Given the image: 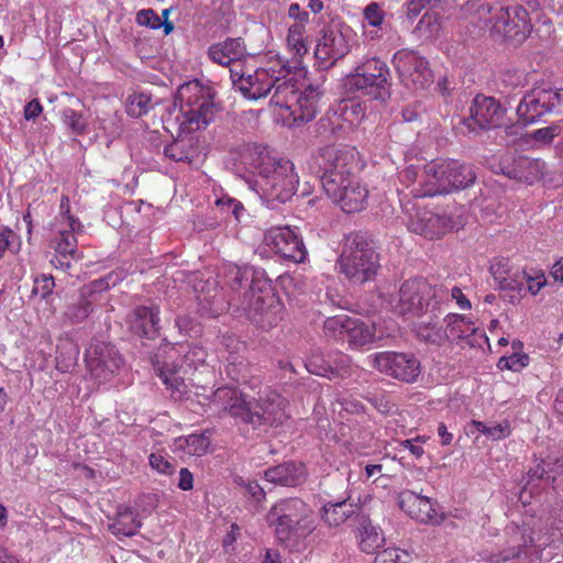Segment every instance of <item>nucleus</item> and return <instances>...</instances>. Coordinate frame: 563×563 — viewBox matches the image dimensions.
<instances>
[{
  "mask_svg": "<svg viewBox=\"0 0 563 563\" xmlns=\"http://www.w3.org/2000/svg\"><path fill=\"white\" fill-rule=\"evenodd\" d=\"M444 321L446 323V338L451 341L466 340L477 331L468 318L457 313H449Z\"/></svg>",
  "mask_w": 563,
  "mask_h": 563,
  "instance_id": "34",
  "label": "nucleus"
},
{
  "mask_svg": "<svg viewBox=\"0 0 563 563\" xmlns=\"http://www.w3.org/2000/svg\"><path fill=\"white\" fill-rule=\"evenodd\" d=\"M260 279H267L264 272L255 271L249 266H230L227 273V283L234 292L230 303H238V299L243 297V292H253V286Z\"/></svg>",
  "mask_w": 563,
  "mask_h": 563,
  "instance_id": "28",
  "label": "nucleus"
},
{
  "mask_svg": "<svg viewBox=\"0 0 563 563\" xmlns=\"http://www.w3.org/2000/svg\"><path fill=\"white\" fill-rule=\"evenodd\" d=\"M385 542L379 528L372 525L363 526L360 532V549L365 553H375Z\"/></svg>",
  "mask_w": 563,
  "mask_h": 563,
  "instance_id": "41",
  "label": "nucleus"
},
{
  "mask_svg": "<svg viewBox=\"0 0 563 563\" xmlns=\"http://www.w3.org/2000/svg\"><path fill=\"white\" fill-rule=\"evenodd\" d=\"M402 556L408 558L409 554L397 548H387L376 553L374 563H406Z\"/></svg>",
  "mask_w": 563,
  "mask_h": 563,
  "instance_id": "61",
  "label": "nucleus"
},
{
  "mask_svg": "<svg viewBox=\"0 0 563 563\" xmlns=\"http://www.w3.org/2000/svg\"><path fill=\"white\" fill-rule=\"evenodd\" d=\"M341 109L343 119L351 123L358 122L365 117V107L356 100L345 102Z\"/></svg>",
  "mask_w": 563,
  "mask_h": 563,
  "instance_id": "58",
  "label": "nucleus"
},
{
  "mask_svg": "<svg viewBox=\"0 0 563 563\" xmlns=\"http://www.w3.org/2000/svg\"><path fill=\"white\" fill-rule=\"evenodd\" d=\"M234 306L242 310L257 328L269 330L282 320L283 305L275 295L269 279L256 280L253 292H243Z\"/></svg>",
  "mask_w": 563,
  "mask_h": 563,
  "instance_id": "7",
  "label": "nucleus"
},
{
  "mask_svg": "<svg viewBox=\"0 0 563 563\" xmlns=\"http://www.w3.org/2000/svg\"><path fill=\"white\" fill-rule=\"evenodd\" d=\"M55 287V282L51 275H41L35 278L32 294L47 298Z\"/></svg>",
  "mask_w": 563,
  "mask_h": 563,
  "instance_id": "63",
  "label": "nucleus"
},
{
  "mask_svg": "<svg viewBox=\"0 0 563 563\" xmlns=\"http://www.w3.org/2000/svg\"><path fill=\"white\" fill-rule=\"evenodd\" d=\"M207 54L216 64L221 66L233 64V67L239 69L240 64L235 63L245 57L247 52L242 37H227L224 41L211 45Z\"/></svg>",
  "mask_w": 563,
  "mask_h": 563,
  "instance_id": "27",
  "label": "nucleus"
},
{
  "mask_svg": "<svg viewBox=\"0 0 563 563\" xmlns=\"http://www.w3.org/2000/svg\"><path fill=\"white\" fill-rule=\"evenodd\" d=\"M276 60H272L265 67H258L252 73H246L242 65L230 68V77L233 88L244 98L256 101L272 92L276 80Z\"/></svg>",
  "mask_w": 563,
  "mask_h": 563,
  "instance_id": "9",
  "label": "nucleus"
},
{
  "mask_svg": "<svg viewBox=\"0 0 563 563\" xmlns=\"http://www.w3.org/2000/svg\"><path fill=\"white\" fill-rule=\"evenodd\" d=\"M343 86L349 93L385 104L391 97L390 70L385 62L371 58L346 75Z\"/></svg>",
  "mask_w": 563,
  "mask_h": 563,
  "instance_id": "5",
  "label": "nucleus"
},
{
  "mask_svg": "<svg viewBox=\"0 0 563 563\" xmlns=\"http://www.w3.org/2000/svg\"><path fill=\"white\" fill-rule=\"evenodd\" d=\"M288 16L295 21L289 26L288 35H302L309 22V13L302 10L298 3H291L288 9Z\"/></svg>",
  "mask_w": 563,
  "mask_h": 563,
  "instance_id": "51",
  "label": "nucleus"
},
{
  "mask_svg": "<svg viewBox=\"0 0 563 563\" xmlns=\"http://www.w3.org/2000/svg\"><path fill=\"white\" fill-rule=\"evenodd\" d=\"M549 484L554 490L559 488L558 478L563 475V459H545Z\"/></svg>",
  "mask_w": 563,
  "mask_h": 563,
  "instance_id": "64",
  "label": "nucleus"
},
{
  "mask_svg": "<svg viewBox=\"0 0 563 563\" xmlns=\"http://www.w3.org/2000/svg\"><path fill=\"white\" fill-rule=\"evenodd\" d=\"M516 112L518 121L525 125L537 122L548 113L563 114V90L552 89L548 85L533 87L520 99Z\"/></svg>",
  "mask_w": 563,
  "mask_h": 563,
  "instance_id": "8",
  "label": "nucleus"
},
{
  "mask_svg": "<svg viewBox=\"0 0 563 563\" xmlns=\"http://www.w3.org/2000/svg\"><path fill=\"white\" fill-rule=\"evenodd\" d=\"M324 93V89L319 84L308 85L301 91L297 99L287 106L288 117L292 119V124L301 125L313 120L319 110V101Z\"/></svg>",
  "mask_w": 563,
  "mask_h": 563,
  "instance_id": "22",
  "label": "nucleus"
},
{
  "mask_svg": "<svg viewBox=\"0 0 563 563\" xmlns=\"http://www.w3.org/2000/svg\"><path fill=\"white\" fill-rule=\"evenodd\" d=\"M351 320L352 318L346 314L330 317L325 319L323 323V332L330 339L344 342L347 333V324Z\"/></svg>",
  "mask_w": 563,
  "mask_h": 563,
  "instance_id": "42",
  "label": "nucleus"
},
{
  "mask_svg": "<svg viewBox=\"0 0 563 563\" xmlns=\"http://www.w3.org/2000/svg\"><path fill=\"white\" fill-rule=\"evenodd\" d=\"M213 98V89L198 80L185 82L178 88L180 115L177 120L180 128L187 129L188 132L180 133L165 145L163 151L165 157L173 162L191 163L194 161L198 154V139L190 132L206 128L213 120L218 111Z\"/></svg>",
  "mask_w": 563,
  "mask_h": 563,
  "instance_id": "1",
  "label": "nucleus"
},
{
  "mask_svg": "<svg viewBox=\"0 0 563 563\" xmlns=\"http://www.w3.org/2000/svg\"><path fill=\"white\" fill-rule=\"evenodd\" d=\"M178 443L188 454L197 456L205 454L210 445L209 438L203 434H190L179 439Z\"/></svg>",
  "mask_w": 563,
  "mask_h": 563,
  "instance_id": "47",
  "label": "nucleus"
},
{
  "mask_svg": "<svg viewBox=\"0 0 563 563\" xmlns=\"http://www.w3.org/2000/svg\"><path fill=\"white\" fill-rule=\"evenodd\" d=\"M398 505L412 519L423 523H440L442 516L430 498L406 489L398 494Z\"/></svg>",
  "mask_w": 563,
  "mask_h": 563,
  "instance_id": "23",
  "label": "nucleus"
},
{
  "mask_svg": "<svg viewBox=\"0 0 563 563\" xmlns=\"http://www.w3.org/2000/svg\"><path fill=\"white\" fill-rule=\"evenodd\" d=\"M357 178L356 174L342 176L336 174L334 177H321L320 183L325 195L331 199L342 198V192Z\"/></svg>",
  "mask_w": 563,
  "mask_h": 563,
  "instance_id": "40",
  "label": "nucleus"
},
{
  "mask_svg": "<svg viewBox=\"0 0 563 563\" xmlns=\"http://www.w3.org/2000/svg\"><path fill=\"white\" fill-rule=\"evenodd\" d=\"M372 365L380 373L400 382L416 383L422 372L420 360L409 352H380L372 356Z\"/></svg>",
  "mask_w": 563,
  "mask_h": 563,
  "instance_id": "12",
  "label": "nucleus"
},
{
  "mask_svg": "<svg viewBox=\"0 0 563 563\" xmlns=\"http://www.w3.org/2000/svg\"><path fill=\"white\" fill-rule=\"evenodd\" d=\"M528 15L521 5L499 8L493 14L494 22L489 21L482 30L488 31L490 35H526L530 33Z\"/></svg>",
  "mask_w": 563,
  "mask_h": 563,
  "instance_id": "14",
  "label": "nucleus"
},
{
  "mask_svg": "<svg viewBox=\"0 0 563 563\" xmlns=\"http://www.w3.org/2000/svg\"><path fill=\"white\" fill-rule=\"evenodd\" d=\"M470 115L463 119V124L472 133H479L496 126L500 107L492 97L476 96L470 107Z\"/></svg>",
  "mask_w": 563,
  "mask_h": 563,
  "instance_id": "19",
  "label": "nucleus"
},
{
  "mask_svg": "<svg viewBox=\"0 0 563 563\" xmlns=\"http://www.w3.org/2000/svg\"><path fill=\"white\" fill-rule=\"evenodd\" d=\"M354 512V505L347 500L328 503L323 506V519L331 527L344 523Z\"/></svg>",
  "mask_w": 563,
  "mask_h": 563,
  "instance_id": "35",
  "label": "nucleus"
},
{
  "mask_svg": "<svg viewBox=\"0 0 563 563\" xmlns=\"http://www.w3.org/2000/svg\"><path fill=\"white\" fill-rule=\"evenodd\" d=\"M308 37H285L287 47L289 53H291L292 57L289 60L290 69H295L300 64V58L308 52Z\"/></svg>",
  "mask_w": 563,
  "mask_h": 563,
  "instance_id": "53",
  "label": "nucleus"
},
{
  "mask_svg": "<svg viewBox=\"0 0 563 563\" xmlns=\"http://www.w3.org/2000/svg\"><path fill=\"white\" fill-rule=\"evenodd\" d=\"M266 518L277 541L287 547L297 544L314 530L311 510L300 498L279 500L269 509Z\"/></svg>",
  "mask_w": 563,
  "mask_h": 563,
  "instance_id": "3",
  "label": "nucleus"
},
{
  "mask_svg": "<svg viewBox=\"0 0 563 563\" xmlns=\"http://www.w3.org/2000/svg\"><path fill=\"white\" fill-rule=\"evenodd\" d=\"M251 399L236 387L229 385L217 388L210 396V405L217 411L228 412L236 423L245 422Z\"/></svg>",
  "mask_w": 563,
  "mask_h": 563,
  "instance_id": "17",
  "label": "nucleus"
},
{
  "mask_svg": "<svg viewBox=\"0 0 563 563\" xmlns=\"http://www.w3.org/2000/svg\"><path fill=\"white\" fill-rule=\"evenodd\" d=\"M125 111L131 118H141L154 109L152 95L144 91H133L125 98Z\"/></svg>",
  "mask_w": 563,
  "mask_h": 563,
  "instance_id": "36",
  "label": "nucleus"
},
{
  "mask_svg": "<svg viewBox=\"0 0 563 563\" xmlns=\"http://www.w3.org/2000/svg\"><path fill=\"white\" fill-rule=\"evenodd\" d=\"M152 468L164 475H172L175 472V461L168 460L159 453H152L148 456Z\"/></svg>",
  "mask_w": 563,
  "mask_h": 563,
  "instance_id": "62",
  "label": "nucleus"
},
{
  "mask_svg": "<svg viewBox=\"0 0 563 563\" xmlns=\"http://www.w3.org/2000/svg\"><path fill=\"white\" fill-rule=\"evenodd\" d=\"M265 241L275 253L287 261L302 263L307 257L302 239L288 225L269 229L265 233Z\"/></svg>",
  "mask_w": 563,
  "mask_h": 563,
  "instance_id": "15",
  "label": "nucleus"
},
{
  "mask_svg": "<svg viewBox=\"0 0 563 563\" xmlns=\"http://www.w3.org/2000/svg\"><path fill=\"white\" fill-rule=\"evenodd\" d=\"M562 132L560 123H553L549 126L537 129L531 133V137L541 144H551L554 137L559 136Z\"/></svg>",
  "mask_w": 563,
  "mask_h": 563,
  "instance_id": "59",
  "label": "nucleus"
},
{
  "mask_svg": "<svg viewBox=\"0 0 563 563\" xmlns=\"http://www.w3.org/2000/svg\"><path fill=\"white\" fill-rule=\"evenodd\" d=\"M276 80H274L273 90L274 93L272 96V103L280 109L287 110V106L291 104L297 96L301 92V90L297 87V80L295 76L291 74L289 59H284L276 56Z\"/></svg>",
  "mask_w": 563,
  "mask_h": 563,
  "instance_id": "20",
  "label": "nucleus"
},
{
  "mask_svg": "<svg viewBox=\"0 0 563 563\" xmlns=\"http://www.w3.org/2000/svg\"><path fill=\"white\" fill-rule=\"evenodd\" d=\"M527 279V273L520 269H514L499 286L501 290H511L517 292V297L511 296L510 301L521 298L526 294L525 280Z\"/></svg>",
  "mask_w": 563,
  "mask_h": 563,
  "instance_id": "46",
  "label": "nucleus"
},
{
  "mask_svg": "<svg viewBox=\"0 0 563 563\" xmlns=\"http://www.w3.org/2000/svg\"><path fill=\"white\" fill-rule=\"evenodd\" d=\"M227 376L238 384H244L249 377V366L243 360L231 355L225 365Z\"/></svg>",
  "mask_w": 563,
  "mask_h": 563,
  "instance_id": "48",
  "label": "nucleus"
},
{
  "mask_svg": "<svg viewBox=\"0 0 563 563\" xmlns=\"http://www.w3.org/2000/svg\"><path fill=\"white\" fill-rule=\"evenodd\" d=\"M286 405L276 391H264L257 399H251L244 424L253 429L280 426L288 419Z\"/></svg>",
  "mask_w": 563,
  "mask_h": 563,
  "instance_id": "11",
  "label": "nucleus"
},
{
  "mask_svg": "<svg viewBox=\"0 0 563 563\" xmlns=\"http://www.w3.org/2000/svg\"><path fill=\"white\" fill-rule=\"evenodd\" d=\"M351 51V45L346 37H319L314 56L320 65L328 68L343 58Z\"/></svg>",
  "mask_w": 563,
  "mask_h": 563,
  "instance_id": "30",
  "label": "nucleus"
},
{
  "mask_svg": "<svg viewBox=\"0 0 563 563\" xmlns=\"http://www.w3.org/2000/svg\"><path fill=\"white\" fill-rule=\"evenodd\" d=\"M159 41L157 37H135L134 49L142 60L154 58L159 54Z\"/></svg>",
  "mask_w": 563,
  "mask_h": 563,
  "instance_id": "49",
  "label": "nucleus"
},
{
  "mask_svg": "<svg viewBox=\"0 0 563 563\" xmlns=\"http://www.w3.org/2000/svg\"><path fill=\"white\" fill-rule=\"evenodd\" d=\"M20 236L7 225L0 227V261L7 254L15 255L21 250Z\"/></svg>",
  "mask_w": 563,
  "mask_h": 563,
  "instance_id": "45",
  "label": "nucleus"
},
{
  "mask_svg": "<svg viewBox=\"0 0 563 563\" xmlns=\"http://www.w3.org/2000/svg\"><path fill=\"white\" fill-rule=\"evenodd\" d=\"M136 23L142 26H148L152 30L164 27V34L168 35L174 31V24L170 21L162 22V18L153 9H143L136 13Z\"/></svg>",
  "mask_w": 563,
  "mask_h": 563,
  "instance_id": "43",
  "label": "nucleus"
},
{
  "mask_svg": "<svg viewBox=\"0 0 563 563\" xmlns=\"http://www.w3.org/2000/svg\"><path fill=\"white\" fill-rule=\"evenodd\" d=\"M158 376L163 380L164 385L170 389L172 397L175 399H181L187 393V385L184 379L177 375L176 365L164 364L162 367H157Z\"/></svg>",
  "mask_w": 563,
  "mask_h": 563,
  "instance_id": "38",
  "label": "nucleus"
},
{
  "mask_svg": "<svg viewBox=\"0 0 563 563\" xmlns=\"http://www.w3.org/2000/svg\"><path fill=\"white\" fill-rule=\"evenodd\" d=\"M216 206L227 216H233L234 219L240 222L245 208L239 200L229 196L220 197L216 200Z\"/></svg>",
  "mask_w": 563,
  "mask_h": 563,
  "instance_id": "56",
  "label": "nucleus"
},
{
  "mask_svg": "<svg viewBox=\"0 0 563 563\" xmlns=\"http://www.w3.org/2000/svg\"><path fill=\"white\" fill-rule=\"evenodd\" d=\"M368 190L358 178L342 192V198L333 199L346 213L358 212L366 206Z\"/></svg>",
  "mask_w": 563,
  "mask_h": 563,
  "instance_id": "32",
  "label": "nucleus"
},
{
  "mask_svg": "<svg viewBox=\"0 0 563 563\" xmlns=\"http://www.w3.org/2000/svg\"><path fill=\"white\" fill-rule=\"evenodd\" d=\"M108 286L106 279H97L90 286L82 287L79 297L67 306L65 317L71 323H80L86 320L93 310V295Z\"/></svg>",
  "mask_w": 563,
  "mask_h": 563,
  "instance_id": "26",
  "label": "nucleus"
},
{
  "mask_svg": "<svg viewBox=\"0 0 563 563\" xmlns=\"http://www.w3.org/2000/svg\"><path fill=\"white\" fill-rule=\"evenodd\" d=\"M444 2L445 0H409L407 3V16L409 20H413L423 9L434 10L442 8Z\"/></svg>",
  "mask_w": 563,
  "mask_h": 563,
  "instance_id": "57",
  "label": "nucleus"
},
{
  "mask_svg": "<svg viewBox=\"0 0 563 563\" xmlns=\"http://www.w3.org/2000/svg\"><path fill=\"white\" fill-rule=\"evenodd\" d=\"M257 169L262 178L263 199L269 208H276L291 199L299 183L292 162L265 156L261 158Z\"/></svg>",
  "mask_w": 563,
  "mask_h": 563,
  "instance_id": "6",
  "label": "nucleus"
},
{
  "mask_svg": "<svg viewBox=\"0 0 563 563\" xmlns=\"http://www.w3.org/2000/svg\"><path fill=\"white\" fill-rule=\"evenodd\" d=\"M159 308L155 305L136 306L128 318L130 331L144 339L154 340L159 334Z\"/></svg>",
  "mask_w": 563,
  "mask_h": 563,
  "instance_id": "24",
  "label": "nucleus"
},
{
  "mask_svg": "<svg viewBox=\"0 0 563 563\" xmlns=\"http://www.w3.org/2000/svg\"><path fill=\"white\" fill-rule=\"evenodd\" d=\"M264 476L269 483L296 487L305 482L306 467L302 463L289 461L267 468Z\"/></svg>",
  "mask_w": 563,
  "mask_h": 563,
  "instance_id": "29",
  "label": "nucleus"
},
{
  "mask_svg": "<svg viewBox=\"0 0 563 563\" xmlns=\"http://www.w3.org/2000/svg\"><path fill=\"white\" fill-rule=\"evenodd\" d=\"M446 159L432 161L424 165L420 175V189L417 196L433 197L437 195L449 194V184L446 176Z\"/></svg>",
  "mask_w": 563,
  "mask_h": 563,
  "instance_id": "25",
  "label": "nucleus"
},
{
  "mask_svg": "<svg viewBox=\"0 0 563 563\" xmlns=\"http://www.w3.org/2000/svg\"><path fill=\"white\" fill-rule=\"evenodd\" d=\"M440 31V18L434 11L426 12L416 27L418 35H438Z\"/></svg>",
  "mask_w": 563,
  "mask_h": 563,
  "instance_id": "52",
  "label": "nucleus"
},
{
  "mask_svg": "<svg viewBox=\"0 0 563 563\" xmlns=\"http://www.w3.org/2000/svg\"><path fill=\"white\" fill-rule=\"evenodd\" d=\"M141 528L139 512L130 506L120 505L109 530L115 536L132 537Z\"/></svg>",
  "mask_w": 563,
  "mask_h": 563,
  "instance_id": "31",
  "label": "nucleus"
},
{
  "mask_svg": "<svg viewBox=\"0 0 563 563\" xmlns=\"http://www.w3.org/2000/svg\"><path fill=\"white\" fill-rule=\"evenodd\" d=\"M91 375L100 383L110 380L123 364L119 351L110 343L99 342L88 353Z\"/></svg>",
  "mask_w": 563,
  "mask_h": 563,
  "instance_id": "16",
  "label": "nucleus"
},
{
  "mask_svg": "<svg viewBox=\"0 0 563 563\" xmlns=\"http://www.w3.org/2000/svg\"><path fill=\"white\" fill-rule=\"evenodd\" d=\"M446 172L448 180H450L449 192L454 189H465L476 180L473 167L456 159H446Z\"/></svg>",
  "mask_w": 563,
  "mask_h": 563,
  "instance_id": "33",
  "label": "nucleus"
},
{
  "mask_svg": "<svg viewBox=\"0 0 563 563\" xmlns=\"http://www.w3.org/2000/svg\"><path fill=\"white\" fill-rule=\"evenodd\" d=\"M514 269L509 265V261L506 258H495L489 267V272L497 283L498 287L505 282L506 277Z\"/></svg>",
  "mask_w": 563,
  "mask_h": 563,
  "instance_id": "60",
  "label": "nucleus"
},
{
  "mask_svg": "<svg viewBox=\"0 0 563 563\" xmlns=\"http://www.w3.org/2000/svg\"><path fill=\"white\" fill-rule=\"evenodd\" d=\"M345 341L355 347L364 346L374 340L373 330L358 319L352 318L347 324Z\"/></svg>",
  "mask_w": 563,
  "mask_h": 563,
  "instance_id": "39",
  "label": "nucleus"
},
{
  "mask_svg": "<svg viewBox=\"0 0 563 563\" xmlns=\"http://www.w3.org/2000/svg\"><path fill=\"white\" fill-rule=\"evenodd\" d=\"M453 228V221L451 216L443 211L434 212L424 210L418 212L415 217L409 220L408 229L416 233L426 236L429 240H433L444 235Z\"/></svg>",
  "mask_w": 563,
  "mask_h": 563,
  "instance_id": "21",
  "label": "nucleus"
},
{
  "mask_svg": "<svg viewBox=\"0 0 563 563\" xmlns=\"http://www.w3.org/2000/svg\"><path fill=\"white\" fill-rule=\"evenodd\" d=\"M448 300L449 290L443 285H432L426 278L418 277L404 282L390 303L398 314L420 317L434 314Z\"/></svg>",
  "mask_w": 563,
  "mask_h": 563,
  "instance_id": "4",
  "label": "nucleus"
},
{
  "mask_svg": "<svg viewBox=\"0 0 563 563\" xmlns=\"http://www.w3.org/2000/svg\"><path fill=\"white\" fill-rule=\"evenodd\" d=\"M529 364V356L526 353L514 352L509 356H501L497 363L499 369L519 372Z\"/></svg>",
  "mask_w": 563,
  "mask_h": 563,
  "instance_id": "55",
  "label": "nucleus"
},
{
  "mask_svg": "<svg viewBox=\"0 0 563 563\" xmlns=\"http://www.w3.org/2000/svg\"><path fill=\"white\" fill-rule=\"evenodd\" d=\"M62 119L64 124L70 129L73 133L77 135L85 133L87 123L80 112H77L71 108H65L62 112Z\"/></svg>",
  "mask_w": 563,
  "mask_h": 563,
  "instance_id": "54",
  "label": "nucleus"
},
{
  "mask_svg": "<svg viewBox=\"0 0 563 563\" xmlns=\"http://www.w3.org/2000/svg\"><path fill=\"white\" fill-rule=\"evenodd\" d=\"M440 311H435L433 313H428V321H421L417 328V333L419 336H421L424 341L441 345L446 338V331L438 325L437 319L439 318Z\"/></svg>",
  "mask_w": 563,
  "mask_h": 563,
  "instance_id": "37",
  "label": "nucleus"
},
{
  "mask_svg": "<svg viewBox=\"0 0 563 563\" xmlns=\"http://www.w3.org/2000/svg\"><path fill=\"white\" fill-rule=\"evenodd\" d=\"M307 371L310 374L333 378L339 376L338 368H334L330 361L323 358L319 353H312L305 363Z\"/></svg>",
  "mask_w": 563,
  "mask_h": 563,
  "instance_id": "44",
  "label": "nucleus"
},
{
  "mask_svg": "<svg viewBox=\"0 0 563 563\" xmlns=\"http://www.w3.org/2000/svg\"><path fill=\"white\" fill-rule=\"evenodd\" d=\"M312 167H317V174L321 177H334L336 174L350 176L355 174L356 161L353 148L335 145L324 146L312 156Z\"/></svg>",
  "mask_w": 563,
  "mask_h": 563,
  "instance_id": "13",
  "label": "nucleus"
},
{
  "mask_svg": "<svg viewBox=\"0 0 563 563\" xmlns=\"http://www.w3.org/2000/svg\"><path fill=\"white\" fill-rule=\"evenodd\" d=\"M55 251L64 260H67L68 256L74 257V254L77 252V239L73 231H60Z\"/></svg>",
  "mask_w": 563,
  "mask_h": 563,
  "instance_id": "50",
  "label": "nucleus"
},
{
  "mask_svg": "<svg viewBox=\"0 0 563 563\" xmlns=\"http://www.w3.org/2000/svg\"><path fill=\"white\" fill-rule=\"evenodd\" d=\"M542 163L525 155L505 154L501 156L495 173L508 178L531 184L542 174Z\"/></svg>",
  "mask_w": 563,
  "mask_h": 563,
  "instance_id": "18",
  "label": "nucleus"
},
{
  "mask_svg": "<svg viewBox=\"0 0 563 563\" xmlns=\"http://www.w3.org/2000/svg\"><path fill=\"white\" fill-rule=\"evenodd\" d=\"M393 64L400 82L412 91H424L433 82L429 62L416 51L400 49L395 53Z\"/></svg>",
  "mask_w": 563,
  "mask_h": 563,
  "instance_id": "10",
  "label": "nucleus"
},
{
  "mask_svg": "<svg viewBox=\"0 0 563 563\" xmlns=\"http://www.w3.org/2000/svg\"><path fill=\"white\" fill-rule=\"evenodd\" d=\"M338 263L340 272L355 285L373 280L380 267L376 244L363 231H354L344 236Z\"/></svg>",
  "mask_w": 563,
  "mask_h": 563,
  "instance_id": "2",
  "label": "nucleus"
}]
</instances>
